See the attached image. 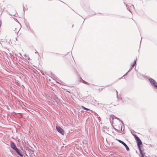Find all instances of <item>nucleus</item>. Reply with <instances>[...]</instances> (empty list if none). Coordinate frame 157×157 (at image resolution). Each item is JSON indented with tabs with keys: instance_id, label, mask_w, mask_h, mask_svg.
I'll use <instances>...</instances> for the list:
<instances>
[{
	"instance_id": "obj_1",
	"label": "nucleus",
	"mask_w": 157,
	"mask_h": 157,
	"mask_svg": "<svg viewBox=\"0 0 157 157\" xmlns=\"http://www.w3.org/2000/svg\"><path fill=\"white\" fill-rule=\"evenodd\" d=\"M138 149L139 151H144L143 145L140 139L138 137Z\"/></svg>"
},
{
	"instance_id": "obj_2",
	"label": "nucleus",
	"mask_w": 157,
	"mask_h": 157,
	"mask_svg": "<svg viewBox=\"0 0 157 157\" xmlns=\"http://www.w3.org/2000/svg\"><path fill=\"white\" fill-rule=\"evenodd\" d=\"M149 80L151 85L155 88L157 89V82L154 79L151 78H150Z\"/></svg>"
},
{
	"instance_id": "obj_3",
	"label": "nucleus",
	"mask_w": 157,
	"mask_h": 157,
	"mask_svg": "<svg viewBox=\"0 0 157 157\" xmlns=\"http://www.w3.org/2000/svg\"><path fill=\"white\" fill-rule=\"evenodd\" d=\"M56 129L57 131L61 134L62 135H63L64 133V130L61 127L59 126H56Z\"/></svg>"
},
{
	"instance_id": "obj_4",
	"label": "nucleus",
	"mask_w": 157,
	"mask_h": 157,
	"mask_svg": "<svg viewBox=\"0 0 157 157\" xmlns=\"http://www.w3.org/2000/svg\"><path fill=\"white\" fill-rule=\"evenodd\" d=\"M117 140L118 141V142L119 143H121V144H122L125 147L126 150L128 151H129V148L127 146V145L126 144H125L124 142H123V141H122L121 140Z\"/></svg>"
},
{
	"instance_id": "obj_5",
	"label": "nucleus",
	"mask_w": 157,
	"mask_h": 157,
	"mask_svg": "<svg viewBox=\"0 0 157 157\" xmlns=\"http://www.w3.org/2000/svg\"><path fill=\"white\" fill-rule=\"evenodd\" d=\"M131 132L132 134L134 136L136 140V143L137 145V136L135 134L136 132L134 131H131Z\"/></svg>"
},
{
	"instance_id": "obj_6",
	"label": "nucleus",
	"mask_w": 157,
	"mask_h": 157,
	"mask_svg": "<svg viewBox=\"0 0 157 157\" xmlns=\"http://www.w3.org/2000/svg\"><path fill=\"white\" fill-rule=\"evenodd\" d=\"M10 145L11 147L14 150L17 148L16 145L12 142H10Z\"/></svg>"
},
{
	"instance_id": "obj_7",
	"label": "nucleus",
	"mask_w": 157,
	"mask_h": 157,
	"mask_svg": "<svg viewBox=\"0 0 157 157\" xmlns=\"http://www.w3.org/2000/svg\"><path fill=\"white\" fill-rule=\"evenodd\" d=\"M14 150L16 152L17 154L21 157H23V156L22 154L21 153L20 150H19L18 148H16V149Z\"/></svg>"
},
{
	"instance_id": "obj_8",
	"label": "nucleus",
	"mask_w": 157,
	"mask_h": 157,
	"mask_svg": "<svg viewBox=\"0 0 157 157\" xmlns=\"http://www.w3.org/2000/svg\"><path fill=\"white\" fill-rule=\"evenodd\" d=\"M136 60H135L134 61V62L132 64H131V65L132 67L130 69H129V70L128 71V72L124 75H126L127 74V73H128V72H129L132 69V68H133V67L134 66V65H135V64H136Z\"/></svg>"
},
{
	"instance_id": "obj_9",
	"label": "nucleus",
	"mask_w": 157,
	"mask_h": 157,
	"mask_svg": "<svg viewBox=\"0 0 157 157\" xmlns=\"http://www.w3.org/2000/svg\"><path fill=\"white\" fill-rule=\"evenodd\" d=\"M140 153L141 155L140 157H146L145 154L144 152V151H140Z\"/></svg>"
},
{
	"instance_id": "obj_10",
	"label": "nucleus",
	"mask_w": 157,
	"mask_h": 157,
	"mask_svg": "<svg viewBox=\"0 0 157 157\" xmlns=\"http://www.w3.org/2000/svg\"><path fill=\"white\" fill-rule=\"evenodd\" d=\"M144 77V76L143 75L140 74L138 73V78H142Z\"/></svg>"
},
{
	"instance_id": "obj_11",
	"label": "nucleus",
	"mask_w": 157,
	"mask_h": 157,
	"mask_svg": "<svg viewBox=\"0 0 157 157\" xmlns=\"http://www.w3.org/2000/svg\"><path fill=\"white\" fill-rule=\"evenodd\" d=\"M81 107L83 109L85 110H90V109H89L86 108L83 106H82Z\"/></svg>"
},
{
	"instance_id": "obj_12",
	"label": "nucleus",
	"mask_w": 157,
	"mask_h": 157,
	"mask_svg": "<svg viewBox=\"0 0 157 157\" xmlns=\"http://www.w3.org/2000/svg\"><path fill=\"white\" fill-rule=\"evenodd\" d=\"M119 129L121 131H122V126L121 124H120V125H119Z\"/></svg>"
},
{
	"instance_id": "obj_13",
	"label": "nucleus",
	"mask_w": 157,
	"mask_h": 157,
	"mask_svg": "<svg viewBox=\"0 0 157 157\" xmlns=\"http://www.w3.org/2000/svg\"><path fill=\"white\" fill-rule=\"evenodd\" d=\"M27 59L29 60V56L26 55H25L24 56Z\"/></svg>"
},
{
	"instance_id": "obj_14",
	"label": "nucleus",
	"mask_w": 157,
	"mask_h": 157,
	"mask_svg": "<svg viewBox=\"0 0 157 157\" xmlns=\"http://www.w3.org/2000/svg\"><path fill=\"white\" fill-rule=\"evenodd\" d=\"M82 82H83V83H85V84H87V85L89 84V83L88 82H86V81H85L84 80H83L82 81Z\"/></svg>"
},
{
	"instance_id": "obj_15",
	"label": "nucleus",
	"mask_w": 157,
	"mask_h": 157,
	"mask_svg": "<svg viewBox=\"0 0 157 157\" xmlns=\"http://www.w3.org/2000/svg\"><path fill=\"white\" fill-rule=\"evenodd\" d=\"M126 7H127V9L129 10V11L130 12H131V11L129 9V7H128V6H127V5H126Z\"/></svg>"
},
{
	"instance_id": "obj_16",
	"label": "nucleus",
	"mask_w": 157,
	"mask_h": 157,
	"mask_svg": "<svg viewBox=\"0 0 157 157\" xmlns=\"http://www.w3.org/2000/svg\"><path fill=\"white\" fill-rule=\"evenodd\" d=\"M130 7L131 8H134V6L133 5H131V6H130Z\"/></svg>"
},
{
	"instance_id": "obj_17",
	"label": "nucleus",
	"mask_w": 157,
	"mask_h": 157,
	"mask_svg": "<svg viewBox=\"0 0 157 157\" xmlns=\"http://www.w3.org/2000/svg\"><path fill=\"white\" fill-rule=\"evenodd\" d=\"M15 30H17V31H19V28H18V29H17V28H16L15 29Z\"/></svg>"
},
{
	"instance_id": "obj_18",
	"label": "nucleus",
	"mask_w": 157,
	"mask_h": 157,
	"mask_svg": "<svg viewBox=\"0 0 157 157\" xmlns=\"http://www.w3.org/2000/svg\"><path fill=\"white\" fill-rule=\"evenodd\" d=\"M116 93H117V96H118V92H117V90H116Z\"/></svg>"
},
{
	"instance_id": "obj_19",
	"label": "nucleus",
	"mask_w": 157,
	"mask_h": 157,
	"mask_svg": "<svg viewBox=\"0 0 157 157\" xmlns=\"http://www.w3.org/2000/svg\"><path fill=\"white\" fill-rule=\"evenodd\" d=\"M15 39L16 40H17V37H16Z\"/></svg>"
},
{
	"instance_id": "obj_20",
	"label": "nucleus",
	"mask_w": 157,
	"mask_h": 157,
	"mask_svg": "<svg viewBox=\"0 0 157 157\" xmlns=\"http://www.w3.org/2000/svg\"><path fill=\"white\" fill-rule=\"evenodd\" d=\"M15 33H18V32H17V31H16V32H15Z\"/></svg>"
},
{
	"instance_id": "obj_21",
	"label": "nucleus",
	"mask_w": 157,
	"mask_h": 157,
	"mask_svg": "<svg viewBox=\"0 0 157 157\" xmlns=\"http://www.w3.org/2000/svg\"><path fill=\"white\" fill-rule=\"evenodd\" d=\"M136 153H138V152L137 151H136Z\"/></svg>"
},
{
	"instance_id": "obj_22",
	"label": "nucleus",
	"mask_w": 157,
	"mask_h": 157,
	"mask_svg": "<svg viewBox=\"0 0 157 157\" xmlns=\"http://www.w3.org/2000/svg\"><path fill=\"white\" fill-rule=\"evenodd\" d=\"M23 10H24V11H25V9L24 8Z\"/></svg>"
},
{
	"instance_id": "obj_23",
	"label": "nucleus",
	"mask_w": 157,
	"mask_h": 157,
	"mask_svg": "<svg viewBox=\"0 0 157 157\" xmlns=\"http://www.w3.org/2000/svg\"><path fill=\"white\" fill-rule=\"evenodd\" d=\"M17 21V19H16V20H15V21Z\"/></svg>"
},
{
	"instance_id": "obj_24",
	"label": "nucleus",
	"mask_w": 157,
	"mask_h": 157,
	"mask_svg": "<svg viewBox=\"0 0 157 157\" xmlns=\"http://www.w3.org/2000/svg\"><path fill=\"white\" fill-rule=\"evenodd\" d=\"M17 21V19H16V20H15V21Z\"/></svg>"
}]
</instances>
